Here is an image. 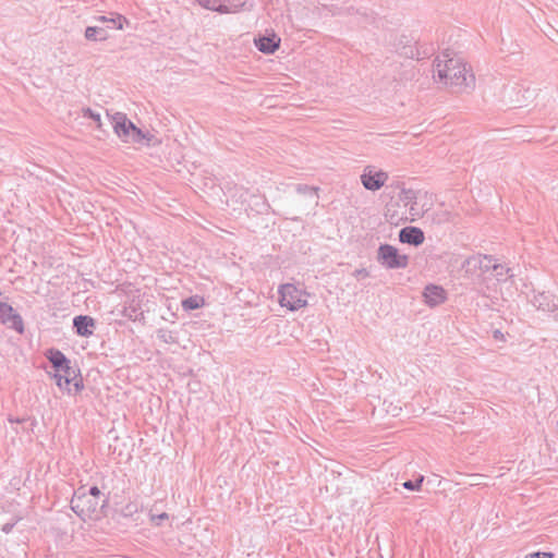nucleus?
I'll return each mask as SVG.
<instances>
[{"instance_id":"obj_1","label":"nucleus","mask_w":558,"mask_h":558,"mask_svg":"<svg viewBox=\"0 0 558 558\" xmlns=\"http://www.w3.org/2000/svg\"><path fill=\"white\" fill-rule=\"evenodd\" d=\"M447 58L445 63L437 58L436 72L438 80L450 87H456L458 90L468 88L474 85L475 76L469 73L466 64L462 63L459 59L450 58L448 49L444 52Z\"/></svg>"},{"instance_id":"obj_2","label":"nucleus","mask_w":558,"mask_h":558,"mask_svg":"<svg viewBox=\"0 0 558 558\" xmlns=\"http://www.w3.org/2000/svg\"><path fill=\"white\" fill-rule=\"evenodd\" d=\"M45 356L50 362L51 367L54 371L53 378L56 379L57 386L66 390L69 393L72 392L71 383L75 378V373L80 369L71 365V360L60 351L59 349L51 348L45 353Z\"/></svg>"},{"instance_id":"obj_3","label":"nucleus","mask_w":558,"mask_h":558,"mask_svg":"<svg viewBox=\"0 0 558 558\" xmlns=\"http://www.w3.org/2000/svg\"><path fill=\"white\" fill-rule=\"evenodd\" d=\"M71 509L83 521L97 520L102 515V509L108 505V498L96 500L85 494V486L74 490L71 499Z\"/></svg>"},{"instance_id":"obj_4","label":"nucleus","mask_w":558,"mask_h":558,"mask_svg":"<svg viewBox=\"0 0 558 558\" xmlns=\"http://www.w3.org/2000/svg\"><path fill=\"white\" fill-rule=\"evenodd\" d=\"M377 262L387 269H401L408 267L409 256L400 254L397 247L385 243L377 250Z\"/></svg>"},{"instance_id":"obj_5","label":"nucleus","mask_w":558,"mask_h":558,"mask_svg":"<svg viewBox=\"0 0 558 558\" xmlns=\"http://www.w3.org/2000/svg\"><path fill=\"white\" fill-rule=\"evenodd\" d=\"M279 294L281 306L287 307L290 311H298L307 304L306 300L304 299L303 291L298 289L292 283L280 286Z\"/></svg>"},{"instance_id":"obj_6","label":"nucleus","mask_w":558,"mask_h":558,"mask_svg":"<svg viewBox=\"0 0 558 558\" xmlns=\"http://www.w3.org/2000/svg\"><path fill=\"white\" fill-rule=\"evenodd\" d=\"M388 180V173L379 170L374 171L372 167H366L361 175V182L363 186L368 191H378L381 189Z\"/></svg>"},{"instance_id":"obj_7","label":"nucleus","mask_w":558,"mask_h":558,"mask_svg":"<svg viewBox=\"0 0 558 558\" xmlns=\"http://www.w3.org/2000/svg\"><path fill=\"white\" fill-rule=\"evenodd\" d=\"M0 320L19 333L24 332V324L20 314L8 303L0 301Z\"/></svg>"},{"instance_id":"obj_8","label":"nucleus","mask_w":558,"mask_h":558,"mask_svg":"<svg viewBox=\"0 0 558 558\" xmlns=\"http://www.w3.org/2000/svg\"><path fill=\"white\" fill-rule=\"evenodd\" d=\"M112 126L114 133L120 140L128 143L130 141L131 131L133 130L134 123L123 112H116L112 116Z\"/></svg>"},{"instance_id":"obj_9","label":"nucleus","mask_w":558,"mask_h":558,"mask_svg":"<svg viewBox=\"0 0 558 558\" xmlns=\"http://www.w3.org/2000/svg\"><path fill=\"white\" fill-rule=\"evenodd\" d=\"M464 265L474 269L478 268L483 272H488L490 270H505V266L497 264L493 256L489 255L472 256L465 260Z\"/></svg>"},{"instance_id":"obj_10","label":"nucleus","mask_w":558,"mask_h":558,"mask_svg":"<svg viewBox=\"0 0 558 558\" xmlns=\"http://www.w3.org/2000/svg\"><path fill=\"white\" fill-rule=\"evenodd\" d=\"M245 197L243 198V204H246L245 210L252 211L255 214H266L269 209V204L264 195L250 193L245 191Z\"/></svg>"},{"instance_id":"obj_11","label":"nucleus","mask_w":558,"mask_h":558,"mask_svg":"<svg viewBox=\"0 0 558 558\" xmlns=\"http://www.w3.org/2000/svg\"><path fill=\"white\" fill-rule=\"evenodd\" d=\"M423 296L428 306L435 307L447 300V292L441 286L429 283L424 288Z\"/></svg>"},{"instance_id":"obj_12","label":"nucleus","mask_w":558,"mask_h":558,"mask_svg":"<svg viewBox=\"0 0 558 558\" xmlns=\"http://www.w3.org/2000/svg\"><path fill=\"white\" fill-rule=\"evenodd\" d=\"M95 328L96 319L89 315H77L73 318V330L80 337L93 336Z\"/></svg>"},{"instance_id":"obj_13","label":"nucleus","mask_w":558,"mask_h":558,"mask_svg":"<svg viewBox=\"0 0 558 558\" xmlns=\"http://www.w3.org/2000/svg\"><path fill=\"white\" fill-rule=\"evenodd\" d=\"M425 240L424 232L417 227H404L399 231V241L413 246L421 245Z\"/></svg>"},{"instance_id":"obj_14","label":"nucleus","mask_w":558,"mask_h":558,"mask_svg":"<svg viewBox=\"0 0 558 558\" xmlns=\"http://www.w3.org/2000/svg\"><path fill=\"white\" fill-rule=\"evenodd\" d=\"M254 44L260 52L271 54L279 48L280 38H278L276 34L268 36L258 35L255 37Z\"/></svg>"},{"instance_id":"obj_15","label":"nucleus","mask_w":558,"mask_h":558,"mask_svg":"<svg viewBox=\"0 0 558 558\" xmlns=\"http://www.w3.org/2000/svg\"><path fill=\"white\" fill-rule=\"evenodd\" d=\"M409 43L410 40L408 39L407 36H401L397 48L399 54L409 59H421V52L418 48H416L413 45H410Z\"/></svg>"},{"instance_id":"obj_16","label":"nucleus","mask_w":558,"mask_h":558,"mask_svg":"<svg viewBox=\"0 0 558 558\" xmlns=\"http://www.w3.org/2000/svg\"><path fill=\"white\" fill-rule=\"evenodd\" d=\"M532 303L535 307H537V310L541 311L555 312V310H557V305L554 303L553 296L545 292L535 294Z\"/></svg>"},{"instance_id":"obj_17","label":"nucleus","mask_w":558,"mask_h":558,"mask_svg":"<svg viewBox=\"0 0 558 558\" xmlns=\"http://www.w3.org/2000/svg\"><path fill=\"white\" fill-rule=\"evenodd\" d=\"M94 20L100 23H110L111 27L116 29H123L124 24L129 25L128 19L119 13H110V16L98 15Z\"/></svg>"},{"instance_id":"obj_18","label":"nucleus","mask_w":558,"mask_h":558,"mask_svg":"<svg viewBox=\"0 0 558 558\" xmlns=\"http://www.w3.org/2000/svg\"><path fill=\"white\" fill-rule=\"evenodd\" d=\"M246 0H220V4L217 7L220 8V14L234 13L242 9H244Z\"/></svg>"},{"instance_id":"obj_19","label":"nucleus","mask_w":558,"mask_h":558,"mask_svg":"<svg viewBox=\"0 0 558 558\" xmlns=\"http://www.w3.org/2000/svg\"><path fill=\"white\" fill-rule=\"evenodd\" d=\"M130 141L128 143L133 144H147L150 145L155 136L150 134L149 132H143L140 128H137L135 124L133 126V130L131 131Z\"/></svg>"},{"instance_id":"obj_20","label":"nucleus","mask_w":558,"mask_h":558,"mask_svg":"<svg viewBox=\"0 0 558 558\" xmlns=\"http://www.w3.org/2000/svg\"><path fill=\"white\" fill-rule=\"evenodd\" d=\"M84 36L90 41H104L109 37L107 29L99 26H87Z\"/></svg>"},{"instance_id":"obj_21","label":"nucleus","mask_w":558,"mask_h":558,"mask_svg":"<svg viewBox=\"0 0 558 558\" xmlns=\"http://www.w3.org/2000/svg\"><path fill=\"white\" fill-rule=\"evenodd\" d=\"M123 316L133 322H142L145 319L144 312L142 311L140 304L134 303V301L124 307Z\"/></svg>"},{"instance_id":"obj_22","label":"nucleus","mask_w":558,"mask_h":558,"mask_svg":"<svg viewBox=\"0 0 558 558\" xmlns=\"http://www.w3.org/2000/svg\"><path fill=\"white\" fill-rule=\"evenodd\" d=\"M181 305L184 311H194L203 307L205 300L203 296L195 294L182 300Z\"/></svg>"},{"instance_id":"obj_23","label":"nucleus","mask_w":558,"mask_h":558,"mask_svg":"<svg viewBox=\"0 0 558 558\" xmlns=\"http://www.w3.org/2000/svg\"><path fill=\"white\" fill-rule=\"evenodd\" d=\"M416 197H417V194L412 189L402 187L400 193H399V199L404 205H411V210L414 209L413 205L416 204Z\"/></svg>"},{"instance_id":"obj_24","label":"nucleus","mask_w":558,"mask_h":558,"mask_svg":"<svg viewBox=\"0 0 558 558\" xmlns=\"http://www.w3.org/2000/svg\"><path fill=\"white\" fill-rule=\"evenodd\" d=\"M157 338L167 344H173L178 342L177 333L172 330L165 328H160L157 330Z\"/></svg>"},{"instance_id":"obj_25","label":"nucleus","mask_w":558,"mask_h":558,"mask_svg":"<svg viewBox=\"0 0 558 558\" xmlns=\"http://www.w3.org/2000/svg\"><path fill=\"white\" fill-rule=\"evenodd\" d=\"M295 191L299 194L308 195L312 198L318 199V191H319V189L316 187V186H310L307 184H301L300 183V184L295 185ZM315 203L317 204V201H315Z\"/></svg>"},{"instance_id":"obj_26","label":"nucleus","mask_w":558,"mask_h":558,"mask_svg":"<svg viewBox=\"0 0 558 558\" xmlns=\"http://www.w3.org/2000/svg\"><path fill=\"white\" fill-rule=\"evenodd\" d=\"M424 476L420 475L415 481L408 480L402 483V486L408 490H420L423 484Z\"/></svg>"},{"instance_id":"obj_27","label":"nucleus","mask_w":558,"mask_h":558,"mask_svg":"<svg viewBox=\"0 0 558 558\" xmlns=\"http://www.w3.org/2000/svg\"><path fill=\"white\" fill-rule=\"evenodd\" d=\"M201 7L215 11L219 13L220 8L217 5L220 4V0H195Z\"/></svg>"},{"instance_id":"obj_28","label":"nucleus","mask_w":558,"mask_h":558,"mask_svg":"<svg viewBox=\"0 0 558 558\" xmlns=\"http://www.w3.org/2000/svg\"><path fill=\"white\" fill-rule=\"evenodd\" d=\"M9 421L12 422V423L28 424V427L23 426V428L24 429H31V430L36 425V421L34 418L32 420L31 417H22V418H19V417L12 418V417H10Z\"/></svg>"},{"instance_id":"obj_29","label":"nucleus","mask_w":558,"mask_h":558,"mask_svg":"<svg viewBox=\"0 0 558 558\" xmlns=\"http://www.w3.org/2000/svg\"><path fill=\"white\" fill-rule=\"evenodd\" d=\"M71 385L73 386L74 393H77L84 389L83 378L80 374V371L75 373V378L72 380Z\"/></svg>"},{"instance_id":"obj_30","label":"nucleus","mask_w":558,"mask_h":558,"mask_svg":"<svg viewBox=\"0 0 558 558\" xmlns=\"http://www.w3.org/2000/svg\"><path fill=\"white\" fill-rule=\"evenodd\" d=\"M85 494L87 496L96 498V500H102L104 499V498H101L102 494H101L100 489L97 486H92L88 489L85 488Z\"/></svg>"},{"instance_id":"obj_31","label":"nucleus","mask_w":558,"mask_h":558,"mask_svg":"<svg viewBox=\"0 0 558 558\" xmlns=\"http://www.w3.org/2000/svg\"><path fill=\"white\" fill-rule=\"evenodd\" d=\"M84 117H87V118L94 120L95 122H97L98 126L101 125L100 114L95 112V111H93L90 108H87V109L84 110Z\"/></svg>"},{"instance_id":"obj_32","label":"nucleus","mask_w":558,"mask_h":558,"mask_svg":"<svg viewBox=\"0 0 558 558\" xmlns=\"http://www.w3.org/2000/svg\"><path fill=\"white\" fill-rule=\"evenodd\" d=\"M169 518L168 513L166 512H162L160 514H151L150 515V521L155 524V525H161L162 521L163 520H167Z\"/></svg>"},{"instance_id":"obj_33","label":"nucleus","mask_w":558,"mask_h":558,"mask_svg":"<svg viewBox=\"0 0 558 558\" xmlns=\"http://www.w3.org/2000/svg\"><path fill=\"white\" fill-rule=\"evenodd\" d=\"M554 554L550 551H535L526 556V558H553Z\"/></svg>"},{"instance_id":"obj_34","label":"nucleus","mask_w":558,"mask_h":558,"mask_svg":"<svg viewBox=\"0 0 558 558\" xmlns=\"http://www.w3.org/2000/svg\"><path fill=\"white\" fill-rule=\"evenodd\" d=\"M137 511V507L135 504H128L123 509H122V513L123 515L125 517H131L134 512Z\"/></svg>"},{"instance_id":"obj_35","label":"nucleus","mask_w":558,"mask_h":558,"mask_svg":"<svg viewBox=\"0 0 558 558\" xmlns=\"http://www.w3.org/2000/svg\"><path fill=\"white\" fill-rule=\"evenodd\" d=\"M495 272V277L498 280H504V276L509 275V277H513V274H510L511 269L505 266V270H493Z\"/></svg>"},{"instance_id":"obj_36","label":"nucleus","mask_w":558,"mask_h":558,"mask_svg":"<svg viewBox=\"0 0 558 558\" xmlns=\"http://www.w3.org/2000/svg\"><path fill=\"white\" fill-rule=\"evenodd\" d=\"M353 276L356 279H364V278H367L369 276V272H368V270L366 268H359V269L354 270Z\"/></svg>"},{"instance_id":"obj_37","label":"nucleus","mask_w":558,"mask_h":558,"mask_svg":"<svg viewBox=\"0 0 558 558\" xmlns=\"http://www.w3.org/2000/svg\"><path fill=\"white\" fill-rule=\"evenodd\" d=\"M17 520L13 521V522H8L5 524L2 525V532H4L5 534L10 533L13 527L15 526Z\"/></svg>"},{"instance_id":"obj_38","label":"nucleus","mask_w":558,"mask_h":558,"mask_svg":"<svg viewBox=\"0 0 558 558\" xmlns=\"http://www.w3.org/2000/svg\"><path fill=\"white\" fill-rule=\"evenodd\" d=\"M551 313H553L554 320L558 323V306H557V310H555V312H551Z\"/></svg>"},{"instance_id":"obj_39","label":"nucleus","mask_w":558,"mask_h":558,"mask_svg":"<svg viewBox=\"0 0 558 558\" xmlns=\"http://www.w3.org/2000/svg\"><path fill=\"white\" fill-rule=\"evenodd\" d=\"M433 51V48L428 49V50H424L423 52V57L422 58H426L430 54V52Z\"/></svg>"},{"instance_id":"obj_40","label":"nucleus","mask_w":558,"mask_h":558,"mask_svg":"<svg viewBox=\"0 0 558 558\" xmlns=\"http://www.w3.org/2000/svg\"><path fill=\"white\" fill-rule=\"evenodd\" d=\"M501 336H502V335H501V332H500L499 330H496V331L494 332V337H495V338H499V337H501Z\"/></svg>"}]
</instances>
